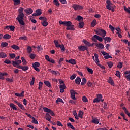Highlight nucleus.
Returning a JSON list of instances; mask_svg holds the SVG:
<instances>
[{
    "mask_svg": "<svg viewBox=\"0 0 130 130\" xmlns=\"http://www.w3.org/2000/svg\"><path fill=\"white\" fill-rule=\"evenodd\" d=\"M82 101L83 102H88V99H87V97L85 96L82 97Z\"/></svg>",
    "mask_w": 130,
    "mask_h": 130,
    "instance_id": "nucleus-59",
    "label": "nucleus"
},
{
    "mask_svg": "<svg viewBox=\"0 0 130 130\" xmlns=\"http://www.w3.org/2000/svg\"><path fill=\"white\" fill-rule=\"evenodd\" d=\"M109 29H110V30L112 31V32H113L114 31V30L115 29V28H114L113 26H112V25H110L109 26Z\"/></svg>",
    "mask_w": 130,
    "mask_h": 130,
    "instance_id": "nucleus-57",
    "label": "nucleus"
},
{
    "mask_svg": "<svg viewBox=\"0 0 130 130\" xmlns=\"http://www.w3.org/2000/svg\"><path fill=\"white\" fill-rule=\"evenodd\" d=\"M113 6H114V5H113L112 3H111L110 4H107L106 5V8L108 10H109V11H111V9L113 8Z\"/></svg>",
    "mask_w": 130,
    "mask_h": 130,
    "instance_id": "nucleus-12",
    "label": "nucleus"
},
{
    "mask_svg": "<svg viewBox=\"0 0 130 130\" xmlns=\"http://www.w3.org/2000/svg\"><path fill=\"white\" fill-rule=\"evenodd\" d=\"M71 25H72V22L71 21H65L64 26H66V27H70Z\"/></svg>",
    "mask_w": 130,
    "mask_h": 130,
    "instance_id": "nucleus-38",
    "label": "nucleus"
},
{
    "mask_svg": "<svg viewBox=\"0 0 130 130\" xmlns=\"http://www.w3.org/2000/svg\"><path fill=\"white\" fill-rule=\"evenodd\" d=\"M24 93H25V91H22L21 93H15V96H17V97H24Z\"/></svg>",
    "mask_w": 130,
    "mask_h": 130,
    "instance_id": "nucleus-14",
    "label": "nucleus"
},
{
    "mask_svg": "<svg viewBox=\"0 0 130 130\" xmlns=\"http://www.w3.org/2000/svg\"><path fill=\"white\" fill-rule=\"evenodd\" d=\"M11 37H12V36H11V35L8 34H5L3 36L4 39H6V40L10 39V38H11Z\"/></svg>",
    "mask_w": 130,
    "mask_h": 130,
    "instance_id": "nucleus-25",
    "label": "nucleus"
},
{
    "mask_svg": "<svg viewBox=\"0 0 130 130\" xmlns=\"http://www.w3.org/2000/svg\"><path fill=\"white\" fill-rule=\"evenodd\" d=\"M54 43H55V45L56 47L58 48L60 46V45H59V44H58V41L55 40L54 41Z\"/></svg>",
    "mask_w": 130,
    "mask_h": 130,
    "instance_id": "nucleus-50",
    "label": "nucleus"
},
{
    "mask_svg": "<svg viewBox=\"0 0 130 130\" xmlns=\"http://www.w3.org/2000/svg\"><path fill=\"white\" fill-rule=\"evenodd\" d=\"M30 58H31V59H34V58H35V57H36V55L33 54V53H30L29 55Z\"/></svg>",
    "mask_w": 130,
    "mask_h": 130,
    "instance_id": "nucleus-47",
    "label": "nucleus"
},
{
    "mask_svg": "<svg viewBox=\"0 0 130 130\" xmlns=\"http://www.w3.org/2000/svg\"><path fill=\"white\" fill-rule=\"evenodd\" d=\"M22 63V61L21 60H18L17 61H12V64L13 67H16L17 66L21 64Z\"/></svg>",
    "mask_w": 130,
    "mask_h": 130,
    "instance_id": "nucleus-8",
    "label": "nucleus"
},
{
    "mask_svg": "<svg viewBox=\"0 0 130 130\" xmlns=\"http://www.w3.org/2000/svg\"><path fill=\"white\" fill-rule=\"evenodd\" d=\"M28 53H31L32 52V47L28 46L26 49Z\"/></svg>",
    "mask_w": 130,
    "mask_h": 130,
    "instance_id": "nucleus-39",
    "label": "nucleus"
},
{
    "mask_svg": "<svg viewBox=\"0 0 130 130\" xmlns=\"http://www.w3.org/2000/svg\"><path fill=\"white\" fill-rule=\"evenodd\" d=\"M10 107L12 108L13 110H17V108L16 107V105L13 103H10Z\"/></svg>",
    "mask_w": 130,
    "mask_h": 130,
    "instance_id": "nucleus-30",
    "label": "nucleus"
},
{
    "mask_svg": "<svg viewBox=\"0 0 130 130\" xmlns=\"http://www.w3.org/2000/svg\"><path fill=\"white\" fill-rule=\"evenodd\" d=\"M105 41H107V42H110V41L111 40V37H106L104 38Z\"/></svg>",
    "mask_w": 130,
    "mask_h": 130,
    "instance_id": "nucleus-52",
    "label": "nucleus"
},
{
    "mask_svg": "<svg viewBox=\"0 0 130 130\" xmlns=\"http://www.w3.org/2000/svg\"><path fill=\"white\" fill-rule=\"evenodd\" d=\"M44 83L47 87H48V88H51V83H50L49 81H45Z\"/></svg>",
    "mask_w": 130,
    "mask_h": 130,
    "instance_id": "nucleus-22",
    "label": "nucleus"
},
{
    "mask_svg": "<svg viewBox=\"0 0 130 130\" xmlns=\"http://www.w3.org/2000/svg\"><path fill=\"white\" fill-rule=\"evenodd\" d=\"M80 83H81V78L77 77L75 79V83L77 84L78 85H80Z\"/></svg>",
    "mask_w": 130,
    "mask_h": 130,
    "instance_id": "nucleus-29",
    "label": "nucleus"
},
{
    "mask_svg": "<svg viewBox=\"0 0 130 130\" xmlns=\"http://www.w3.org/2000/svg\"><path fill=\"white\" fill-rule=\"evenodd\" d=\"M117 68L119 69H121L122 68V63L119 62L117 65Z\"/></svg>",
    "mask_w": 130,
    "mask_h": 130,
    "instance_id": "nucleus-61",
    "label": "nucleus"
},
{
    "mask_svg": "<svg viewBox=\"0 0 130 130\" xmlns=\"http://www.w3.org/2000/svg\"><path fill=\"white\" fill-rule=\"evenodd\" d=\"M4 63H6L7 64H11L12 63V62L10 60L6 59L4 61Z\"/></svg>",
    "mask_w": 130,
    "mask_h": 130,
    "instance_id": "nucleus-53",
    "label": "nucleus"
},
{
    "mask_svg": "<svg viewBox=\"0 0 130 130\" xmlns=\"http://www.w3.org/2000/svg\"><path fill=\"white\" fill-rule=\"evenodd\" d=\"M36 13L38 16H40V15L42 14V12H41V9H37L36 10Z\"/></svg>",
    "mask_w": 130,
    "mask_h": 130,
    "instance_id": "nucleus-41",
    "label": "nucleus"
},
{
    "mask_svg": "<svg viewBox=\"0 0 130 130\" xmlns=\"http://www.w3.org/2000/svg\"><path fill=\"white\" fill-rule=\"evenodd\" d=\"M45 118L46 120H48V121H50V120H51V116L49 115V114L46 113L45 115Z\"/></svg>",
    "mask_w": 130,
    "mask_h": 130,
    "instance_id": "nucleus-17",
    "label": "nucleus"
},
{
    "mask_svg": "<svg viewBox=\"0 0 130 130\" xmlns=\"http://www.w3.org/2000/svg\"><path fill=\"white\" fill-rule=\"evenodd\" d=\"M67 126L68 127H70V128H71V129L76 130V128H75L74 127V126H73V125H72V123H67Z\"/></svg>",
    "mask_w": 130,
    "mask_h": 130,
    "instance_id": "nucleus-32",
    "label": "nucleus"
},
{
    "mask_svg": "<svg viewBox=\"0 0 130 130\" xmlns=\"http://www.w3.org/2000/svg\"><path fill=\"white\" fill-rule=\"evenodd\" d=\"M9 45V43L7 42H2L1 43V47H7Z\"/></svg>",
    "mask_w": 130,
    "mask_h": 130,
    "instance_id": "nucleus-31",
    "label": "nucleus"
},
{
    "mask_svg": "<svg viewBox=\"0 0 130 130\" xmlns=\"http://www.w3.org/2000/svg\"><path fill=\"white\" fill-rule=\"evenodd\" d=\"M24 12L27 15H31L33 13V9L31 8H27L25 9Z\"/></svg>",
    "mask_w": 130,
    "mask_h": 130,
    "instance_id": "nucleus-9",
    "label": "nucleus"
},
{
    "mask_svg": "<svg viewBox=\"0 0 130 130\" xmlns=\"http://www.w3.org/2000/svg\"><path fill=\"white\" fill-rule=\"evenodd\" d=\"M84 26H85V23H84V22H81L79 23V28L80 29H82V28H84Z\"/></svg>",
    "mask_w": 130,
    "mask_h": 130,
    "instance_id": "nucleus-36",
    "label": "nucleus"
},
{
    "mask_svg": "<svg viewBox=\"0 0 130 130\" xmlns=\"http://www.w3.org/2000/svg\"><path fill=\"white\" fill-rule=\"evenodd\" d=\"M70 93H71V98H72V99H73V100H76L77 98H76V97L75 96V93H74L72 90L70 91Z\"/></svg>",
    "mask_w": 130,
    "mask_h": 130,
    "instance_id": "nucleus-27",
    "label": "nucleus"
},
{
    "mask_svg": "<svg viewBox=\"0 0 130 130\" xmlns=\"http://www.w3.org/2000/svg\"><path fill=\"white\" fill-rule=\"evenodd\" d=\"M31 119H32V121H31L32 123H35V124H38V121L36 120L35 117H33Z\"/></svg>",
    "mask_w": 130,
    "mask_h": 130,
    "instance_id": "nucleus-46",
    "label": "nucleus"
},
{
    "mask_svg": "<svg viewBox=\"0 0 130 130\" xmlns=\"http://www.w3.org/2000/svg\"><path fill=\"white\" fill-rule=\"evenodd\" d=\"M59 47H60L62 51H64V50H66V48H64V45L63 44L60 45Z\"/></svg>",
    "mask_w": 130,
    "mask_h": 130,
    "instance_id": "nucleus-54",
    "label": "nucleus"
},
{
    "mask_svg": "<svg viewBox=\"0 0 130 130\" xmlns=\"http://www.w3.org/2000/svg\"><path fill=\"white\" fill-rule=\"evenodd\" d=\"M58 102H61V103H64V102L60 98H58L56 101V103H58Z\"/></svg>",
    "mask_w": 130,
    "mask_h": 130,
    "instance_id": "nucleus-45",
    "label": "nucleus"
},
{
    "mask_svg": "<svg viewBox=\"0 0 130 130\" xmlns=\"http://www.w3.org/2000/svg\"><path fill=\"white\" fill-rule=\"evenodd\" d=\"M40 66V63L38 62H36L34 63V64H32V67L33 68H39Z\"/></svg>",
    "mask_w": 130,
    "mask_h": 130,
    "instance_id": "nucleus-34",
    "label": "nucleus"
},
{
    "mask_svg": "<svg viewBox=\"0 0 130 130\" xmlns=\"http://www.w3.org/2000/svg\"><path fill=\"white\" fill-rule=\"evenodd\" d=\"M77 77V75L73 74L70 77V80H74L75 78Z\"/></svg>",
    "mask_w": 130,
    "mask_h": 130,
    "instance_id": "nucleus-63",
    "label": "nucleus"
},
{
    "mask_svg": "<svg viewBox=\"0 0 130 130\" xmlns=\"http://www.w3.org/2000/svg\"><path fill=\"white\" fill-rule=\"evenodd\" d=\"M11 47V48H13V49H14L15 50H19V49H20V47L17 46V45H12Z\"/></svg>",
    "mask_w": 130,
    "mask_h": 130,
    "instance_id": "nucleus-24",
    "label": "nucleus"
},
{
    "mask_svg": "<svg viewBox=\"0 0 130 130\" xmlns=\"http://www.w3.org/2000/svg\"><path fill=\"white\" fill-rule=\"evenodd\" d=\"M78 49L80 50V51H85V50L88 51V48L83 45L78 46Z\"/></svg>",
    "mask_w": 130,
    "mask_h": 130,
    "instance_id": "nucleus-7",
    "label": "nucleus"
},
{
    "mask_svg": "<svg viewBox=\"0 0 130 130\" xmlns=\"http://www.w3.org/2000/svg\"><path fill=\"white\" fill-rule=\"evenodd\" d=\"M94 32L98 35H100V36H102V37H105V35H106V31L105 30L102 29H99V30H94Z\"/></svg>",
    "mask_w": 130,
    "mask_h": 130,
    "instance_id": "nucleus-2",
    "label": "nucleus"
},
{
    "mask_svg": "<svg viewBox=\"0 0 130 130\" xmlns=\"http://www.w3.org/2000/svg\"><path fill=\"white\" fill-rule=\"evenodd\" d=\"M94 57L95 58V60H94L95 63H96V64L98 65L99 64V62H100V61H99V59H98L99 56L98 54L96 53L94 54Z\"/></svg>",
    "mask_w": 130,
    "mask_h": 130,
    "instance_id": "nucleus-11",
    "label": "nucleus"
},
{
    "mask_svg": "<svg viewBox=\"0 0 130 130\" xmlns=\"http://www.w3.org/2000/svg\"><path fill=\"white\" fill-rule=\"evenodd\" d=\"M39 20H41V21H47V18L46 17H43L42 16H41L39 17Z\"/></svg>",
    "mask_w": 130,
    "mask_h": 130,
    "instance_id": "nucleus-56",
    "label": "nucleus"
},
{
    "mask_svg": "<svg viewBox=\"0 0 130 130\" xmlns=\"http://www.w3.org/2000/svg\"><path fill=\"white\" fill-rule=\"evenodd\" d=\"M95 45L99 47V48H101V49H104V45L103 44H97L95 43Z\"/></svg>",
    "mask_w": 130,
    "mask_h": 130,
    "instance_id": "nucleus-16",
    "label": "nucleus"
},
{
    "mask_svg": "<svg viewBox=\"0 0 130 130\" xmlns=\"http://www.w3.org/2000/svg\"><path fill=\"white\" fill-rule=\"evenodd\" d=\"M124 10L125 12H126V13H128V14H130V7H128V8H127L126 6H124Z\"/></svg>",
    "mask_w": 130,
    "mask_h": 130,
    "instance_id": "nucleus-42",
    "label": "nucleus"
},
{
    "mask_svg": "<svg viewBox=\"0 0 130 130\" xmlns=\"http://www.w3.org/2000/svg\"><path fill=\"white\" fill-rule=\"evenodd\" d=\"M7 57V54L4 52L0 53V58H6Z\"/></svg>",
    "mask_w": 130,
    "mask_h": 130,
    "instance_id": "nucleus-19",
    "label": "nucleus"
},
{
    "mask_svg": "<svg viewBox=\"0 0 130 130\" xmlns=\"http://www.w3.org/2000/svg\"><path fill=\"white\" fill-rule=\"evenodd\" d=\"M87 83V79L86 78H82V82L81 83V86H85Z\"/></svg>",
    "mask_w": 130,
    "mask_h": 130,
    "instance_id": "nucleus-20",
    "label": "nucleus"
},
{
    "mask_svg": "<svg viewBox=\"0 0 130 130\" xmlns=\"http://www.w3.org/2000/svg\"><path fill=\"white\" fill-rule=\"evenodd\" d=\"M21 60L23 62V66H26V64H27V61H26V59H25L24 57H21Z\"/></svg>",
    "mask_w": 130,
    "mask_h": 130,
    "instance_id": "nucleus-40",
    "label": "nucleus"
},
{
    "mask_svg": "<svg viewBox=\"0 0 130 130\" xmlns=\"http://www.w3.org/2000/svg\"><path fill=\"white\" fill-rule=\"evenodd\" d=\"M74 27H75V25L71 24V26L66 28V30H70V31H74L75 28H74Z\"/></svg>",
    "mask_w": 130,
    "mask_h": 130,
    "instance_id": "nucleus-18",
    "label": "nucleus"
},
{
    "mask_svg": "<svg viewBox=\"0 0 130 130\" xmlns=\"http://www.w3.org/2000/svg\"><path fill=\"white\" fill-rule=\"evenodd\" d=\"M94 38H96V39H97V40H99V41H100V42H102V41H103V39H102V38L97 35H94Z\"/></svg>",
    "mask_w": 130,
    "mask_h": 130,
    "instance_id": "nucleus-15",
    "label": "nucleus"
},
{
    "mask_svg": "<svg viewBox=\"0 0 130 130\" xmlns=\"http://www.w3.org/2000/svg\"><path fill=\"white\" fill-rule=\"evenodd\" d=\"M17 69H21L23 71H28L29 70V67L27 66H21L20 65L17 66Z\"/></svg>",
    "mask_w": 130,
    "mask_h": 130,
    "instance_id": "nucleus-6",
    "label": "nucleus"
},
{
    "mask_svg": "<svg viewBox=\"0 0 130 130\" xmlns=\"http://www.w3.org/2000/svg\"><path fill=\"white\" fill-rule=\"evenodd\" d=\"M83 43H84V44L87 45V46H92V45L91 44V43L90 42H88L86 40H83Z\"/></svg>",
    "mask_w": 130,
    "mask_h": 130,
    "instance_id": "nucleus-28",
    "label": "nucleus"
},
{
    "mask_svg": "<svg viewBox=\"0 0 130 130\" xmlns=\"http://www.w3.org/2000/svg\"><path fill=\"white\" fill-rule=\"evenodd\" d=\"M14 102L16 103V104H17L18 107L20 108V109H22V110H25V107H24V106L23 104L20 103V102H18L17 100H14Z\"/></svg>",
    "mask_w": 130,
    "mask_h": 130,
    "instance_id": "nucleus-5",
    "label": "nucleus"
},
{
    "mask_svg": "<svg viewBox=\"0 0 130 130\" xmlns=\"http://www.w3.org/2000/svg\"><path fill=\"white\" fill-rule=\"evenodd\" d=\"M15 26L13 25L9 26V29H10V31H15Z\"/></svg>",
    "mask_w": 130,
    "mask_h": 130,
    "instance_id": "nucleus-58",
    "label": "nucleus"
},
{
    "mask_svg": "<svg viewBox=\"0 0 130 130\" xmlns=\"http://www.w3.org/2000/svg\"><path fill=\"white\" fill-rule=\"evenodd\" d=\"M19 14H24L23 13V8H20L18 9Z\"/></svg>",
    "mask_w": 130,
    "mask_h": 130,
    "instance_id": "nucleus-64",
    "label": "nucleus"
},
{
    "mask_svg": "<svg viewBox=\"0 0 130 130\" xmlns=\"http://www.w3.org/2000/svg\"><path fill=\"white\" fill-rule=\"evenodd\" d=\"M86 70H87V71L88 73H90L91 75L93 74L94 72L93 71V70L91 68H89V67H86Z\"/></svg>",
    "mask_w": 130,
    "mask_h": 130,
    "instance_id": "nucleus-37",
    "label": "nucleus"
},
{
    "mask_svg": "<svg viewBox=\"0 0 130 130\" xmlns=\"http://www.w3.org/2000/svg\"><path fill=\"white\" fill-rule=\"evenodd\" d=\"M42 86H43V83L42 82H40L39 83V90H41L42 89Z\"/></svg>",
    "mask_w": 130,
    "mask_h": 130,
    "instance_id": "nucleus-49",
    "label": "nucleus"
},
{
    "mask_svg": "<svg viewBox=\"0 0 130 130\" xmlns=\"http://www.w3.org/2000/svg\"><path fill=\"white\" fill-rule=\"evenodd\" d=\"M41 24H42L43 27H47V26H48V22H47V20H45L43 22H41Z\"/></svg>",
    "mask_w": 130,
    "mask_h": 130,
    "instance_id": "nucleus-21",
    "label": "nucleus"
},
{
    "mask_svg": "<svg viewBox=\"0 0 130 130\" xmlns=\"http://www.w3.org/2000/svg\"><path fill=\"white\" fill-rule=\"evenodd\" d=\"M115 75L117 77H120V72H119V71H117Z\"/></svg>",
    "mask_w": 130,
    "mask_h": 130,
    "instance_id": "nucleus-62",
    "label": "nucleus"
},
{
    "mask_svg": "<svg viewBox=\"0 0 130 130\" xmlns=\"http://www.w3.org/2000/svg\"><path fill=\"white\" fill-rule=\"evenodd\" d=\"M107 63L109 69H111V68H112V67H113V63H112V62H111V61L108 62Z\"/></svg>",
    "mask_w": 130,
    "mask_h": 130,
    "instance_id": "nucleus-51",
    "label": "nucleus"
},
{
    "mask_svg": "<svg viewBox=\"0 0 130 130\" xmlns=\"http://www.w3.org/2000/svg\"><path fill=\"white\" fill-rule=\"evenodd\" d=\"M53 4L55 5V6H56V7H59V3H58V0H54Z\"/></svg>",
    "mask_w": 130,
    "mask_h": 130,
    "instance_id": "nucleus-44",
    "label": "nucleus"
},
{
    "mask_svg": "<svg viewBox=\"0 0 130 130\" xmlns=\"http://www.w3.org/2000/svg\"><path fill=\"white\" fill-rule=\"evenodd\" d=\"M59 88H60V89H61L60 90V93H63L64 92V89L66 88V84L64 83H63V84H62V85H60Z\"/></svg>",
    "mask_w": 130,
    "mask_h": 130,
    "instance_id": "nucleus-10",
    "label": "nucleus"
},
{
    "mask_svg": "<svg viewBox=\"0 0 130 130\" xmlns=\"http://www.w3.org/2000/svg\"><path fill=\"white\" fill-rule=\"evenodd\" d=\"M108 83H109V84H110V85H111L112 86H114V82H113V80L112 79V78L111 77H109V79L108 80Z\"/></svg>",
    "mask_w": 130,
    "mask_h": 130,
    "instance_id": "nucleus-13",
    "label": "nucleus"
},
{
    "mask_svg": "<svg viewBox=\"0 0 130 130\" xmlns=\"http://www.w3.org/2000/svg\"><path fill=\"white\" fill-rule=\"evenodd\" d=\"M83 115H84V112L80 111L78 113L79 117H80V118H82L83 117Z\"/></svg>",
    "mask_w": 130,
    "mask_h": 130,
    "instance_id": "nucleus-43",
    "label": "nucleus"
},
{
    "mask_svg": "<svg viewBox=\"0 0 130 130\" xmlns=\"http://www.w3.org/2000/svg\"><path fill=\"white\" fill-rule=\"evenodd\" d=\"M35 82V77H32V81L30 83V86H33V85H34Z\"/></svg>",
    "mask_w": 130,
    "mask_h": 130,
    "instance_id": "nucleus-55",
    "label": "nucleus"
},
{
    "mask_svg": "<svg viewBox=\"0 0 130 130\" xmlns=\"http://www.w3.org/2000/svg\"><path fill=\"white\" fill-rule=\"evenodd\" d=\"M92 123H95V124H98L99 123V120L98 118H95L92 120Z\"/></svg>",
    "mask_w": 130,
    "mask_h": 130,
    "instance_id": "nucleus-23",
    "label": "nucleus"
},
{
    "mask_svg": "<svg viewBox=\"0 0 130 130\" xmlns=\"http://www.w3.org/2000/svg\"><path fill=\"white\" fill-rule=\"evenodd\" d=\"M43 110L45 112H47L48 113H50L52 116H55V114L52 111V110H50V109H48L46 107L43 108Z\"/></svg>",
    "mask_w": 130,
    "mask_h": 130,
    "instance_id": "nucleus-3",
    "label": "nucleus"
},
{
    "mask_svg": "<svg viewBox=\"0 0 130 130\" xmlns=\"http://www.w3.org/2000/svg\"><path fill=\"white\" fill-rule=\"evenodd\" d=\"M9 56H10L11 58H15L16 55L14 53L9 54Z\"/></svg>",
    "mask_w": 130,
    "mask_h": 130,
    "instance_id": "nucleus-60",
    "label": "nucleus"
},
{
    "mask_svg": "<svg viewBox=\"0 0 130 130\" xmlns=\"http://www.w3.org/2000/svg\"><path fill=\"white\" fill-rule=\"evenodd\" d=\"M76 21H79L80 22V21H83V17L81 16H78L76 18H75Z\"/></svg>",
    "mask_w": 130,
    "mask_h": 130,
    "instance_id": "nucleus-33",
    "label": "nucleus"
},
{
    "mask_svg": "<svg viewBox=\"0 0 130 130\" xmlns=\"http://www.w3.org/2000/svg\"><path fill=\"white\" fill-rule=\"evenodd\" d=\"M97 25V21L95 19H94L91 23V27H94L95 25Z\"/></svg>",
    "mask_w": 130,
    "mask_h": 130,
    "instance_id": "nucleus-26",
    "label": "nucleus"
},
{
    "mask_svg": "<svg viewBox=\"0 0 130 130\" xmlns=\"http://www.w3.org/2000/svg\"><path fill=\"white\" fill-rule=\"evenodd\" d=\"M69 63H71V64H76V60L74 59H71L70 60H69Z\"/></svg>",
    "mask_w": 130,
    "mask_h": 130,
    "instance_id": "nucleus-35",
    "label": "nucleus"
},
{
    "mask_svg": "<svg viewBox=\"0 0 130 130\" xmlns=\"http://www.w3.org/2000/svg\"><path fill=\"white\" fill-rule=\"evenodd\" d=\"M73 8L75 11H78V10H83L84 7L80 5L74 4L72 6Z\"/></svg>",
    "mask_w": 130,
    "mask_h": 130,
    "instance_id": "nucleus-4",
    "label": "nucleus"
},
{
    "mask_svg": "<svg viewBox=\"0 0 130 130\" xmlns=\"http://www.w3.org/2000/svg\"><path fill=\"white\" fill-rule=\"evenodd\" d=\"M24 17H25V15L24 14H19L16 18V20L18 21L20 25H22V26H24L25 22H24Z\"/></svg>",
    "mask_w": 130,
    "mask_h": 130,
    "instance_id": "nucleus-1",
    "label": "nucleus"
},
{
    "mask_svg": "<svg viewBox=\"0 0 130 130\" xmlns=\"http://www.w3.org/2000/svg\"><path fill=\"white\" fill-rule=\"evenodd\" d=\"M14 2V5H20L21 4V0H13Z\"/></svg>",
    "mask_w": 130,
    "mask_h": 130,
    "instance_id": "nucleus-48",
    "label": "nucleus"
}]
</instances>
